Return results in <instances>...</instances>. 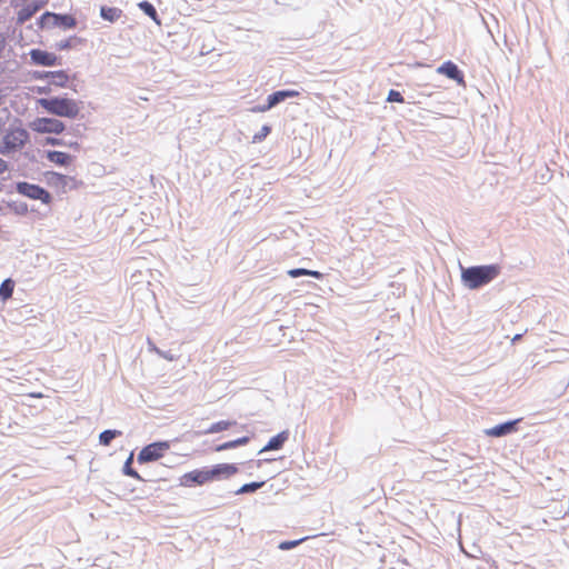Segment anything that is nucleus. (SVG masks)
I'll list each match as a JSON object with an SVG mask.
<instances>
[{
  "label": "nucleus",
  "mask_w": 569,
  "mask_h": 569,
  "mask_svg": "<svg viewBox=\"0 0 569 569\" xmlns=\"http://www.w3.org/2000/svg\"><path fill=\"white\" fill-rule=\"evenodd\" d=\"M31 396L40 398V397H42V396H43V393H41V392H38V393H31Z\"/></svg>",
  "instance_id": "43"
},
{
  "label": "nucleus",
  "mask_w": 569,
  "mask_h": 569,
  "mask_svg": "<svg viewBox=\"0 0 569 569\" xmlns=\"http://www.w3.org/2000/svg\"><path fill=\"white\" fill-rule=\"evenodd\" d=\"M16 189L18 193L32 200H40L44 204H50L52 201L50 192L38 184L21 181L17 183Z\"/></svg>",
  "instance_id": "4"
},
{
  "label": "nucleus",
  "mask_w": 569,
  "mask_h": 569,
  "mask_svg": "<svg viewBox=\"0 0 569 569\" xmlns=\"http://www.w3.org/2000/svg\"><path fill=\"white\" fill-rule=\"evenodd\" d=\"M29 139V133L22 128H12L8 130L3 137L2 146H0L1 153H9L11 151L21 149Z\"/></svg>",
  "instance_id": "3"
},
{
  "label": "nucleus",
  "mask_w": 569,
  "mask_h": 569,
  "mask_svg": "<svg viewBox=\"0 0 569 569\" xmlns=\"http://www.w3.org/2000/svg\"><path fill=\"white\" fill-rule=\"evenodd\" d=\"M387 101L389 102H403V97L399 91L390 90L388 93Z\"/></svg>",
  "instance_id": "33"
},
{
  "label": "nucleus",
  "mask_w": 569,
  "mask_h": 569,
  "mask_svg": "<svg viewBox=\"0 0 569 569\" xmlns=\"http://www.w3.org/2000/svg\"><path fill=\"white\" fill-rule=\"evenodd\" d=\"M14 289V283L11 279L4 280L0 286V298L7 300L11 298Z\"/></svg>",
  "instance_id": "24"
},
{
  "label": "nucleus",
  "mask_w": 569,
  "mask_h": 569,
  "mask_svg": "<svg viewBox=\"0 0 569 569\" xmlns=\"http://www.w3.org/2000/svg\"><path fill=\"white\" fill-rule=\"evenodd\" d=\"M300 94L297 90L286 89V90H278L272 92L267 97V101L269 102V107L274 108L279 103L283 102L284 100L289 98H295Z\"/></svg>",
  "instance_id": "17"
},
{
  "label": "nucleus",
  "mask_w": 569,
  "mask_h": 569,
  "mask_svg": "<svg viewBox=\"0 0 569 569\" xmlns=\"http://www.w3.org/2000/svg\"><path fill=\"white\" fill-rule=\"evenodd\" d=\"M32 64L42 67H56L61 64V58L53 52L41 49H31L29 52Z\"/></svg>",
  "instance_id": "8"
},
{
  "label": "nucleus",
  "mask_w": 569,
  "mask_h": 569,
  "mask_svg": "<svg viewBox=\"0 0 569 569\" xmlns=\"http://www.w3.org/2000/svg\"><path fill=\"white\" fill-rule=\"evenodd\" d=\"M76 40H77L76 37L62 40V41L57 43V49L60 50V51L68 50V49L73 47Z\"/></svg>",
  "instance_id": "31"
},
{
  "label": "nucleus",
  "mask_w": 569,
  "mask_h": 569,
  "mask_svg": "<svg viewBox=\"0 0 569 569\" xmlns=\"http://www.w3.org/2000/svg\"><path fill=\"white\" fill-rule=\"evenodd\" d=\"M259 566H263L264 569H271L274 567V556L269 551H261L257 559H253Z\"/></svg>",
  "instance_id": "21"
},
{
  "label": "nucleus",
  "mask_w": 569,
  "mask_h": 569,
  "mask_svg": "<svg viewBox=\"0 0 569 569\" xmlns=\"http://www.w3.org/2000/svg\"><path fill=\"white\" fill-rule=\"evenodd\" d=\"M279 461H280V458L279 459L266 458V459H258L257 461H253L251 459V468L253 467V463H254L257 466V468L266 469L264 476L267 477L266 480L268 481V480L272 479L276 475L279 473V468L277 467Z\"/></svg>",
  "instance_id": "13"
},
{
  "label": "nucleus",
  "mask_w": 569,
  "mask_h": 569,
  "mask_svg": "<svg viewBox=\"0 0 569 569\" xmlns=\"http://www.w3.org/2000/svg\"><path fill=\"white\" fill-rule=\"evenodd\" d=\"M268 491H272L274 495L277 493V491H276V490H274V488H273V485H270V486L268 487Z\"/></svg>",
  "instance_id": "42"
},
{
  "label": "nucleus",
  "mask_w": 569,
  "mask_h": 569,
  "mask_svg": "<svg viewBox=\"0 0 569 569\" xmlns=\"http://www.w3.org/2000/svg\"><path fill=\"white\" fill-rule=\"evenodd\" d=\"M500 271L501 268L498 264L461 268V281L466 288L476 290L495 280L500 274Z\"/></svg>",
  "instance_id": "1"
},
{
  "label": "nucleus",
  "mask_w": 569,
  "mask_h": 569,
  "mask_svg": "<svg viewBox=\"0 0 569 569\" xmlns=\"http://www.w3.org/2000/svg\"><path fill=\"white\" fill-rule=\"evenodd\" d=\"M503 393H499V392H496L495 396L498 397V396H502Z\"/></svg>",
  "instance_id": "44"
},
{
  "label": "nucleus",
  "mask_w": 569,
  "mask_h": 569,
  "mask_svg": "<svg viewBox=\"0 0 569 569\" xmlns=\"http://www.w3.org/2000/svg\"><path fill=\"white\" fill-rule=\"evenodd\" d=\"M50 86L56 88H71V82L76 79V74L70 76L66 70L60 69L56 71H51Z\"/></svg>",
  "instance_id": "14"
},
{
  "label": "nucleus",
  "mask_w": 569,
  "mask_h": 569,
  "mask_svg": "<svg viewBox=\"0 0 569 569\" xmlns=\"http://www.w3.org/2000/svg\"><path fill=\"white\" fill-rule=\"evenodd\" d=\"M72 146H74L76 148H78V147H79L78 142H74Z\"/></svg>",
  "instance_id": "45"
},
{
  "label": "nucleus",
  "mask_w": 569,
  "mask_h": 569,
  "mask_svg": "<svg viewBox=\"0 0 569 569\" xmlns=\"http://www.w3.org/2000/svg\"><path fill=\"white\" fill-rule=\"evenodd\" d=\"M238 471L234 465L219 463L209 469L211 480H219L222 478H229Z\"/></svg>",
  "instance_id": "15"
},
{
  "label": "nucleus",
  "mask_w": 569,
  "mask_h": 569,
  "mask_svg": "<svg viewBox=\"0 0 569 569\" xmlns=\"http://www.w3.org/2000/svg\"><path fill=\"white\" fill-rule=\"evenodd\" d=\"M290 432L289 430H282L277 435L272 436L267 443L259 449L258 455H262L268 451H278L282 449L284 443L289 440Z\"/></svg>",
  "instance_id": "12"
},
{
  "label": "nucleus",
  "mask_w": 569,
  "mask_h": 569,
  "mask_svg": "<svg viewBox=\"0 0 569 569\" xmlns=\"http://www.w3.org/2000/svg\"><path fill=\"white\" fill-rule=\"evenodd\" d=\"M521 338H522V333H517V335L512 338L511 342H512V343H516V342H517V341H519Z\"/></svg>",
  "instance_id": "40"
},
{
  "label": "nucleus",
  "mask_w": 569,
  "mask_h": 569,
  "mask_svg": "<svg viewBox=\"0 0 569 569\" xmlns=\"http://www.w3.org/2000/svg\"><path fill=\"white\" fill-rule=\"evenodd\" d=\"M169 449L168 442H153L144 448L138 455L140 463L156 461L163 457L164 452Z\"/></svg>",
  "instance_id": "7"
},
{
  "label": "nucleus",
  "mask_w": 569,
  "mask_h": 569,
  "mask_svg": "<svg viewBox=\"0 0 569 569\" xmlns=\"http://www.w3.org/2000/svg\"><path fill=\"white\" fill-rule=\"evenodd\" d=\"M43 6L44 2H33L22 7L17 12V23L23 24L26 21L30 20Z\"/></svg>",
  "instance_id": "18"
},
{
  "label": "nucleus",
  "mask_w": 569,
  "mask_h": 569,
  "mask_svg": "<svg viewBox=\"0 0 569 569\" xmlns=\"http://www.w3.org/2000/svg\"><path fill=\"white\" fill-rule=\"evenodd\" d=\"M47 143L52 146L61 144V140L57 138H47Z\"/></svg>",
  "instance_id": "38"
},
{
  "label": "nucleus",
  "mask_w": 569,
  "mask_h": 569,
  "mask_svg": "<svg viewBox=\"0 0 569 569\" xmlns=\"http://www.w3.org/2000/svg\"><path fill=\"white\" fill-rule=\"evenodd\" d=\"M38 104L53 116L76 119L81 112L82 102L67 96H57L52 98H41L38 100Z\"/></svg>",
  "instance_id": "2"
},
{
  "label": "nucleus",
  "mask_w": 569,
  "mask_h": 569,
  "mask_svg": "<svg viewBox=\"0 0 569 569\" xmlns=\"http://www.w3.org/2000/svg\"><path fill=\"white\" fill-rule=\"evenodd\" d=\"M121 14L122 10L116 7H101L100 9V16L109 22L117 21Z\"/></svg>",
  "instance_id": "20"
},
{
  "label": "nucleus",
  "mask_w": 569,
  "mask_h": 569,
  "mask_svg": "<svg viewBox=\"0 0 569 569\" xmlns=\"http://www.w3.org/2000/svg\"><path fill=\"white\" fill-rule=\"evenodd\" d=\"M523 418L510 419L499 422L493 427L483 430V433L489 438H503L519 431V425Z\"/></svg>",
  "instance_id": "5"
},
{
  "label": "nucleus",
  "mask_w": 569,
  "mask_h": 569,
  "mask_svg": "<svg viewBox=\"0 0 569 569\" xmlns=\"http://www.w3.org/2000/svg\"><path fill=\"white\" fill-rule=\"evenodd\" d=\"M288 274L291 278H298L300 276H310V277H313L316 279H321L322 278V273L321 272L316 271V270H308V269H305V268L291 269V270L288 271Z\"/></svg>",
  "instance_id": "22"
},
{
  "label": "nucleus",
  "mask_w": 569,
  "mask_h": 569,
  "mask_svg": "<svg viewBox=\"0 0 569 569\" xmlns=\"http://www.w3.org/2000/svg\"><path fill=\"white\" fill-rule=\"evenodd\" d=\"M7 162L0 158V174L7 170Z\"/></svg>",
  "instance_id": "39"
},
{
  "label": "nucleus",
  "mask_w": 569,
  "mask_h": 569,
  "mask_svg": "<svg viewBox=\"0 0 569 569\" xmlns=\"http://www.w3.org/2000/svg\"><path fill=\"white\" fill-rule=\"evenodd\" d=\"M47 159L58 166H69L72 162V157L63 151H48Z\"/></svg>",
  "instance_id": "19"
},
{
  "label": "nucleus",
  "mask_w": 569,
  "mask_h": 569,
  "mask_svg": "<svg viewBox=\"0 0 569 569\" xmlns=\"http://www.w3.org/2000/svg\"><path fill=\"white\" fill-rule=\"evenodd\" d=\"M249 491V483H246L241 487L240 492H248Z\"/></svg>",
  "instance_id": "41"
},
{
  "label": "nucleus",
  "mask_w": 569,
  "mask_h": 569,
  "mask_svg": "<svg viewBox=\"0 0 569 569\" xmlns=\"http://www.w3.org/2000/svg\"><path fill=\"white\" fill-rule=\"evenodd\" d=\"M495 401L497 403H499L500 406L499 407H493L490 410H499V411L506 412V411L510 410L516 405L515 401H511L509 399H505L503 400L502 398L496 399Z\"/></svg>",
  "instance_id": "28"
},
{
  "label": "nucleus",
  "mask_w": 569,
  "mask_h": 569,
  "mask_svg": "<svg viewBox=\"0 0 569 569\" xmlns=\"http://www.w3.org/2000/svg\"><path fill=\"white\" fill-rule=\"evenodd\" d=\"M118 436H121V431L118 430H104L100 433L99 440L103 446H109L110 442Z\"/></svg>",
  "instance_id": "27"
},
{
  "label": "nucleus",
  "mask_w": 569,
  "mask_h": 569,
  "mask_svg": "<svg viewBox=\"0 0 569 569\" xmlns=\"http://www.w3.org/2000/svg\"><path fill=\"white\" fill-rule=\"evenodd\" d=\"M234 425H236V422H233V421H219V422L212 423L206 432L207 433L221 432V431L228 430L230 427H232Z\"/></svg>",
  "instance_id": "26"
},
{
  "label": "nucleus",
  "mask_w": 569,
  "mask_h": 569,
  "mask_svg": "<svg viewBox=\"0 0 569 569\" xmlns=\"http://www.w3.org/2000/svg\"><path fill=\"white\" fill-rule=\"evenodd\" d=\"M247 441H248V438L247 437H242V438H239V439L233 440V441L224 442V443L218 446L216 450L217 451L227 450V449L233 448V447L239 446V445H244V443H247Z\"/></svg>",
  "instance_id": "29"
},
{
  "label": "nucleus",
  "mask_w": 569,
  "mask_h": 569,
  "mask_svg": "<svg viewBox=\"0 0 569 569\" xmlns=\"http://www.w3.org/2000/svg\"><path fill=\"white\" fill-rule=\"evenodd\" d=\"M270 109H272V108L269 107V102L266 100V103H263V104H258V106L251 107V112H266Z\"/></svg>",
  "instance_id": "36"
},
{
  "label": "nucleus",
  "mask_w": 569,
  "mask_h": 569,
  "mask_svg": "<svg viewBox=\"0 0 569 569\" xmlns=\"http://www.w3.org/2000/svg\"><path fill=\"white\" fill-rule=\"evenodd\" d=\"M30 127L38 133L59 134L66 129V124L56 118H37L31 122Z\"/></svg>",
  "instance_id": "6"
},
{
  "label": "nucleus",
  "mask_w": 569,
  "mask_h": 569,
  "mask_svg": "<svg viewBox=\"0 0 569 569\" xmlns=\"http://www.w3.org/2000/svg\"><path fill=\"white\" fill-rule=\"evenodd\" d=\"M47 179L51 187L63 192L68 189H77L79 186H81V182L78 181L74 177L64 176L58 172H49Z\"/></svg>",
  "instance_id": "10"
},
{
  "label": "nucleus",
  "mask_w": 569,
  "mask_h": 569,
  "mask_svg": "<svg viewBox=\"0 0 569 569\" xmlns=\"http://www.w3.org/2000/svg\"><path fill=\"white\" fill-rule=\"evenodd\" d=\"M267 483V480H254L251 481V493H254L259 489L263 488Z\"/></svg>",
  "instance_id": "35"
},
{
  "label": "nucleus",
  "mask_w": 569,
  "mask_h": 569,
  "mask_svg": "<svg viewBox=\"0 0 569 569\" xmlns=\"http://www.w3.org/2000/svg\"><path fill=\"white\" fill-rule=\"evenodd\" d=\"M210 481H212V480L210 477L209 469H196V470L184 473L181 478V483L183 486H192V485L202 486Z\"/></svg>",
  "instance_id": "11"
},
{
  "label": "nucleus",
  "mask_w": 569,
  "mask_h": 569,
  "mask_svg": "<svg viewBox=\"0 0 569 569\" xmlns=\"http://www.w3.org/2000/svg\"><path fill=\"white\" fill-rule=\"evenodd\" d=\"M131 461H132V456H130L128 458V460L126 461L124 472H126V475H128V476H130L132 478L140 479L139 473L136 470H133L132 468H130Z\"/></svg>",
  "instance_id": "32"
},
{
  "label": "nucleus",
  "mask_w": 569,
  "mask_h": 569,
  "mask_svg": "<svg viewBox=\"0 0 569 569\" xmlns=\"http://www.w3.org/2000/svg\"><path fill=\"white\" fill-rule=\"evenodd\" d=\"M271 131V127L269 124L262 126L259 132L254 133L251 139V142H260L262 141Z\"/></svg>",
  "instance_id": "30"
},
{
  "label": "nucleus",
  "mask_w": 569,
  "mask_h": 569,
  "mask_svg": "<svg viewBox=\"0 0 569 569\" xmlns=\"http://www.w3.org/2000/svg\"><path fill=\"white\" fill-rule=\"evenodd\" d=\"M439 73L445 74L451 80L457 81L458 83H463V73L458 68L457 64H455L451 61L443 62L437 70Z\"/></svg>",
  "instance_id": "16"
},
{
  "label": "nucleus",
  "mask_w": 569,
  "mask_h": 569,
  "mask_svg": "<svg viewBox=\"0 0 569 569\" xmlns=\"http://www.w3.org/2000/svg\"><path fill=\"white\" fill-rule=\"evenodd\" d=\"M34 92L38 94H49L51 92V86L37 87L34 88Z\"/></svg>",
  "instance_id": "37"
},
{
  "label": "nucleus",
  "mask_w": 569,
  "mask_h": 569,
  "mask_svg": "<svg viewBox=\"0 0 569 569\" xmlns=\"http://www.w3.org/2000/svg\"><path fill=\"white\" fill-rule=\"evenodd\" d=\"M307 539L308 537H302L293 540H283L278 543L277 548L282 551L292 550L296 547L300 546L302 542H305Z\"/></svg>",
  "instance_id": "23"
},
{
  "label": "nucleus",
  "mask_w": 569,
  "mask_h": 569,
  "mask_svg": "<svg viewBox=\"0 0 569 569\" xmlns=\"http://www.w3.org/2000/svg\"><path fill=\"white\" fill-rule=\"evenodd\" d=\"M51 71H33L32 78L36 80H46L51 77Z\"/></svg>",
  "instance_id": "34"
},
{
  "label": "nucleus",
  "mask_w": 569,
  "mask_h": 569,
  "mask_svg": "<svg viewBox=\"0 0 569 569\" xmlns=\"http://www.w3.org/2000/svg\"><path fill=\"white\" fill-rule=\"evenodd\" d=\"M49 20H52L53 26H59L64 29H72L77 26V21L71 14L44 12L39 19L40 28H44Z\"/></svg>",
  "instance_id": "9"
},
{
  "label": "nucleus",
  "mask_w": 569,
  "mask_h": 569,
  "mask_svg": "<svg viewBox=\"0 0 569 569\" xmlns=\"http://www.w3.org/2000/svg\"><path fill=\"white\" fill-rule=\"evenodd\" d=\"M139 8L147 14L149 16L154 22H157L158 24L160 23V20L158 18V13H157V10L156 8L148 1H142L140 2L139 4Z\"/></svg>",
  "instance_id": "25"
}]
</instances>
